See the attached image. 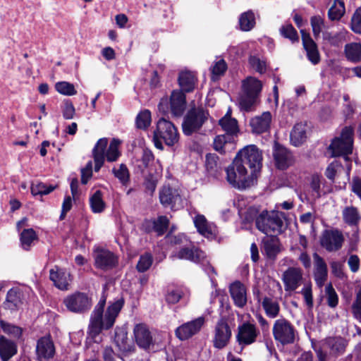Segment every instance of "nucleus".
<instances>
[{
	"label": "nucleus",
	"mask_w": 361,
	"mask_h": 361,
	"mask_svg": "<svg viewBox=\"0 0 361 361\" xmlns=\"http://www.w3.org/2000/svg\"><path fill=\"white\" fill-rule=\"evenodd\" d=\"M106 300V296L102 295L91 314L89 331L92 337L99 335L103 329H109L114 326L125 302L123 298L109 302L104 314Z\"/></svg>",
	"instance_id": "nucleus-1"
},
{
	"label": "nucleus",
	"mask_w": 361,
	"mask_h": 361,
	"mask_svg": "<svg viewBox=\"0 0 361 361\" xmlns=\"http://www.w3.org/2000/svg\"><path fill=\"white\" fill-rule=\"evenodd\" d=\"M107 145V138H100L93 148L92 154L94 161V171L97 172L103 166L105 158L107 161L114 162L121 156V152L119 151L121 141L118 139L114 138L106 149Z\"/></svg>",
	"instance_id": "nucleus-2"
},
{
	"label": "nucleus",
	"mask_w": 361,
	"mask_h": 361,
	"mask_svg": "<svg viewBox=\"0 0 361 361\" xmlns=\"http://www.w3.org/2000/svg\"><path fill=\"white\" fill-rule=\"evenodd\" d=\"M285 213L264 210L255 217L256 228L266 235L279 234L283 230Z\"/></svg>",
	"instance_id": "nucleus-3"
},
{
	"label": "nucleus",
	"mask_w": 361,
	"mask_h": 361,
	"mask_svg": "<svg viewBox=\"0 0 361 361\" xmlns=\"http://www.w3.org/2000/svg\"><path fill=\"white\" fill-rule=\"evenodd\" d=\"M262 84L254 77H247L242 82V91L238 98V104L241 110L252 111L259 101Z\"/></svg>",
	"instance_id": "nucleus-4"
},
{
	"label": "nucleus",
	"mask_w": 361,
	"mask_h": 361,
	"mask_svg": "<svg viewBox=\"0 0 361 361\" xmlns=\"http://www.w3.org/2000/svg\"><path fill=\"white\" fill-rule=\"evenodd\" d=\"M257 176L250 174L246 166L238 161L233 160V164L226 169L228 182L234 188L243 190L255 184Z\"/></svg>",
	"instance_id": "nucleus-5"
},
{
	"label": "nucleus",
	"mask_w": 361,
	"mask_h": 361,
	"mask_svg": "<svg viewBox=\"0 0 361 361\" xmlns=\"http://www.w3.org/2000/svg\"><path fill=\"white\" fill-rule=\"evenodd\" d=\"M179 140L177 128L169 121L161 118L157 123L153 142L157 149H163V142L168 146L175 145Z\"/></svg>",
	"instance_id": "nucleus-6"
},
{
	"label": "nucleus",
	"mask_w": 361,
	"mask_h": 361,
	"mask_svg": "<svg viewBox=\"0 0 361 361\" xmlns=\"http://www.w3.org/2000/svg\"><path fill=\"white\" fill-rule=\"evenodd\" d=\"M234 160L248 166L250 173L257 176L262 167V154L255 145H248L238 152Z\"/></svg>",
	"instance_id": "nucleus-7"
},
{
	"label": "nucleus",
	"mask_w": 361,
	"mask_h": 361,
	"mask_svg": "<svg viewBox=\"0 0 361 361\" xmlns=\"http://www.w3.org/2000/svg\"><path fill=\"white\" fill-rule=\"evenodd\" d=\"M209 113L202 107H194L188 111L182 124L183 133L190 135L199 130L208 120Z\"/></svg>",
	"instance_id": "nucleus-8"
},
{
	"label": "nucleus",
	"mask_w": 361,
	"mask_h": 361,
	"mask_svg": "<svg viewBox=\"0 0 361 361\" xmlns=\"http://www.w3.org/2000/svg\"><path fill=\"white\" fill-rule=\"evenodd\" d=\"M353 129L351 127H345L339 137L333 140L329 149L334 157L348 156L353 152Z\"/></svg>",
	"instance_id": "nucleus-9"
},
{
	"label": "nucleus",
	"mask_w": 361,
	"mask_h": 361,
	"mask_svg": "<svg viewBox=\"0 0 361 361\" xmlns=\"http://www.w3.org/2000/svg\"><path fill=\"white\" fill-rule=\"evenodd\" d=\"M272 333L274 339L283 345L295 342V330L290 322L286 319L282 318L275 321Z\"/></svg>",
	"instance_id": "nucleus-10"
},
{
	"label": "nucleus",
	"mask_w": 361,
	"mask_h": 361,
	"mask_svg": "<svg viewBox=\"0 0 361 361\" xmlns=\"http://www.w3.org/2000/svg\"><path fill=\"white\" fill-rule=\"evenodd\" d=\"M345 241L343 233L337 228L327 229L323 231L320 237V245L327 252L340 250Z\"/></svg>",
	"instance_id": "nucleus-11"
},
{
	"label": "nucleus",
	"mask_w": 361,
	"mask_h": 361,
	"mask_svg": "<svg viewBox=\"0 0 361 361\" xmlns=\"http://www.w3.org/2000/svg\"><path fill=\"white\" fill-rule=\"evenodd\" d=\"M63 303L66 308L74 313H83L92 306V299L85 293L77 292L68 295Z\"/></svg>",
	"instance_id": "nucleus-12"
},
{
	"label": "nucleus",
	"mask_w": 361,
	"mask_h": 361,
	"mask_svg": "<svg viewBox=\"0 0 361 361\" xmlns=\"http://www.w3.org/2000/svg\"><path fill=\"white\" fill-rule=\"evenodd\" d=\"M160 203L164 207L178 209L183 207V199L178 189L169 185H164L159 192Z\"/></svg>",
	"instance_id": "nucleus-13"
},
{
	"label": "nucleus",
	"mask_w": 361,
	"mask_h": 361,
	"mask_svg": "<svg viewBox=\"0 0 361 361\" xmlns=\"http://www.w3.org/2000/svg\"><path fill=\"white\" fill-rule=\"evenodd\" d=\"M259 335V331L257 326L250 322H244L238 326L235 336L236 342L243 349L256 342Z\"/></svg>",
	"instance_id": "nucleus-14"
},
{
	"label": "nucleus",
	"mask_w": 361,
	"mask_h": 361,
	"mask_svg": "<svg viewBox=\"0 0 361 361\" xmlns=\"http://www.w3.org/2000/svg\"><path fill=\"white\" fill-rule=\"evenodd\" d=\"M232 336L231 329L224 319H221L215 325L213 336V345L215 348L222 349L229 343Z\"/></svg>",
	"instance_id": "nucleus-15"
},
{
	"label": "nucleus",
	"mask_w": 361,
	"mask_h": 361,
	"mask_svg": "<svg viewBox=\"0 0 361 361\" xmlns=\"http://www.w3.org/2000/svg\"><path fill=\"white\" fill-rule=\"evenodd\" d=\"M281 279L286 291H295L302 284V270L299 267H289L283 273Z\"/></svg>",
	"instance_id": "nucleus-16"
},
{
	"label": "nucleus",
	"mask_w": 361,
	"mask_h": 361,
	"mask_svg": "<svg viewBox=\"0 0 361 361\" xmlns=\"http://www.w3.org/2000/svg\"><path fill=\"white\" fill-rule=\"evenodd\" d=\"M94 258L96 267L102 270L111 269L118 264L116 256L108 250L99 248L95 250Z\"/></svg>",
	"instance_id": "nucleus-17"
},
{
	"label": "nucleus",
	"mask_w": 361,
	"mask_h": 361,
	"mask_svg": "<svg viewBox=\"0 0 361 361\" xmlns=\"http://www.w3.org/2000/svg\"><path fill=\"white\" fill-rule=\"evenodd\" d=\"M204 323V318L202 317L186 322L176 329V335L181 341L187 340L198 333Z\"/></svg>",
	"instance_id": "nucleus-18"
},
{
	"label": "nucleus",
	"mask_w": 361,
	"mask_h": 361,
	"mask_svg": "<svg viewBox=\"0 0 361 361\" xmlns=\"http://www.w3.org/2000/svg\"><path fill=\"white\" fill-rule=\"evenodd\" d=\"M171 258L184 259L192 262L194 263H200L205 259V253L195 246H184L179 250L174 252Z\"/></svg>",
	"instance_id": "nucleus-19"
},
{
	"label": "nucleus",
	"mask_w": 361,
	"mask_h": 361,
	"mask_svg": "<svg viewBox=\"0 0 361 361\" xmlns=\"http://www.w3.org/2000/svg\"><path fill=\"white\" fill-rule=\"evenodd\" d=\"M36 354L39 361H48L54 357L55 347L49 335L43 336L37 341Z\"/></svg>",
	"instance_id": "nucleus-20"
},
{
	"label": "nucleus",
	"mask_w": 361,
	"mask_h": 361,
	"mask_svg": "<svg viewBox=\"0 0 361 361\" xmlns=\"http://www.w3.org/2000/svg\"><path fill=\"white\" fill-rule=\"evenodd\" d=\"M276 166L281 170L288 168L294 163L292 153L283 146L276 143L273 152Z\"/></svg>",
	"instance_id": "nucleus-21"
},
{
	"label": "nucleus",
	"mask_w": 361,
	"mask_h": 361,
	"mask_svg": "<svg viewBox=\"0 0 361 361\" xmlns=\"http://www.w3.org/2000/svg\"><path fill=\"white\" fill-rule=\"evenodd\" d=\"M313 276L317 286L321 288L324 286L328 278V268L324 259L317 253H314Z\"/></svg>",
	"instance_id": "nucleus-22"
},
{
	"label": "nucleus",
	"mask_w": 361,
	"mask_h": 361,
	"mask_svg": "<svg viewBox=\"0 0 361 361\" xmlns=\"http://www.w3.org/2000/svg\"><path fill=\"white\" fill-rule=\"evenodd\" d=\"M50 280L53 281L54 286L61 290H67L69 289L70 283L71 281V274L63 269L58 267L50 269Z\"/></svg>",
	"instance_id": "nucleus-23"
},
{
	"label": "nucleus",
	"mask_w": 361,
	"mask_h": 361,
	"mask_svg": "<svg viewBox=\"0 0 361 361\" xmlns=\"http://www.w3.org/2000/svg\"><path fill=\"white\" fill-rule=\"evenodd\" d=\"M302 45L307 53L308 60L314 65L318 64L320 61V54L314 41L310 34L304 30H301Z\"/></svg>",
	"instance_id": "nucleus-24"
},
{
	"label": "nucleus",
	"mask_w": 361,
	"mask_h": 361,
	"mask_svg": "<svg viewBox=\"0 0 361 361\" xmlns=\"http://www.w3.org/2000/svg\"><path fill=\"white\" fill-rule=\"evenodd\" d=\"M229 293L234 305L243 308L247 302V288L245 286L239 281L232 283L229 286Z\"/></svg>",
	"instance_id": "nucleus-25"
},
{
	"label": "nucleus",
	"mask_w": 361,
	"mask_h": 361,
	"mask_svg": "<svg viewBox=\"0 0 361 361\" xmlns=\"http://www.w3.org/2000/svg\"><path fill=\"white\" fill-rule=\"evenodd\" d=\"M133 331L135 342L140 348L147 350L152 345V336L146 325L137 324L134 327Z\"/></svg>",
	"instance_id": "nucleus-26"
},
{
	"label": "nucleus",
	"mask_w": 361,
	"mask_h": 361,
	"mask_svg": "<svg viewBox=\"0 0 361 361\" xmlns=\"http://www.w3.org/2000/svg\"><path fill=\"white\" fill-rule=\"evenodd\" d=\"M272 116L269 111L263 112L260 116L252 118L250 121L252 131L256 134H261L268 131L270 128Z\"/></svg>",
	"instance_id": "nucleus-27"
},
{
	"label": "nucleus",
	"mask_w": 361,
	"mask_h": 361,
	"mask_svg": "<svg viewBox=\"0 0 361 361\" xmlns=\"http://www.w3.org/2000/svg\"><path fill=\"white\" fill-rule=\"evenodd\" d=\"M193 221L197 231L200 234L207 238H215L217 233V228L213 223L209 222L204 215H196Z\"/></svg>",
	"instance_id": "nucleus-28"
},
{
	"label": "nucleus",
	"mask_w": 361,
	"mask_h": 361,
	"mask_svg": "<svg viewBox=\"0 0 361 361\" xmlns=\"http://www.w3.org/2000/svg\"><path fill=\"white\" fill-rule=\"evenodd\" d=\"M172 114L176 116H181L186 107L185 94L180 90H173L170 98Z\"/></svg>",
	"instance_id": "nucleus-29"
},
{
	"label": "nucleus",
	"mask_w": 361,
	"mask_h": 361,
	"mask_svg": "<svg viewBox=\"0 0 361 361\" xmlns=\"http://www.w3.org/2000/svg\"><path fill=\"white\" fill-rule=\"evenodd\" d=\"M23 304V293L20 289L13 288L10 289L4 302V307L11 311L17 310Z\"/></svg>",
	"instance_id": "nucleus-30"
},
{
	"label": "nucleus",
	"mask_w": 361,
	"mask_h": 361,
	"mask_svg": "<svg viewBox=\"0 0 361 361\" xmlns=\"http://www.w3.org/2000/svg\"><path fill=\"white\" fill-rule=\"evenodd\" d=\"M324 345L329 350L331 355L338 356L345 352L346 341L341 337H329L324 340Z\"/></svg>",
	"instance_id": "nucleus-31"
},
{
	"label": "nucleus",
	"mask_w": 361,
	"mask_h": 361,
	"mask_svg": "<svg viewBox=\"0 0 361 361\" xmlns=\"http://www.w3.org/2000/svg\"><path fill=\"white\" fill-rule=\"evenodd\" d=\"M270 237L263 238L262 245L266 256L270 259H275L277 255L280 252V243L279 239L270 235Z\"/></svg>",
	"instance_id": "nucleus-32"
},
{
	"label": "nucleus",
	"mask_w": 361,
	"mask_h": 361,
	"mask_svg": "<svg viewBox=\"0 0 361 361\" xmlns=\"http://www.w3.org/2000/svg\"><path fill=\"white\" fill-rule=\"evenodd\" d=\"M17 353V345L4 336H0V357L3 361H8Z\"/></svg>",
	"instance_id": "nucleus-33"
},
{
	"label": "nucleus",
	"mask_w": 361,
	"mask_h": 361,
	"mask_svg": "<svg viewBox=\"0 0 361 361\" xmlns=\"http://www.w3.org/2000/svg\"><path fill=\"white\" fill-rule=\"evenodd\" d=\"M178 84L183 92H190L194 90L197 78L194 73L188 71H181L178 78Z\"/></svg>",
	"instance_id": "nucleus-34"
},
{
	"label": "nucleus",
	"mask_w": 361,
	"mask_h": 361,
	"mask_svg": "<svg viewBox=\"0 0 361 361\" xmlns=\"http://www.w3.org/2000/svg\"><path fill=\"white\" fill-rule=\"evenodd\" d=\"M114 341L118 350L123 353H130L133 351V345L128 338V334L123 329H116L115 332Z\"/></svg>",
	"instance_id": "nucleus-35"
},
{
	"label": "nucleus",
	"mask_w": 361,
	"mask_h": 361,
	"mask_svg": "<svg viewBox=\"0 0 361 361\" xmlns=\"http://www.w3.org/2000/svg\"><path fill=\"white\" fill-rule=\"evenodd\" d=\"M342 218L347 225L357 226L361 221V214L357 207L349 206L342 211Z\"/></svg>",
	"instance_id": "nucleus-36"
},
{
	"label": "nucleus",
	"mask_w": 361,
	"mask_h": 361,
	"mask_svg": "<svg viewBox=\"0 0 361 361\" xmlns=\"http://www.w3.org/2000/svg\"><path fill=\"white\" fill-rule=\"evenodd\" d=\"M307 126L303 123H296L290 132V138L292 145L295 147L302 145L306 140Z\"/></svg>",
	"instance_id": "nucleus-37"
},
{
	"label": "nucleus",
	"mask_w": 361,
	"mask_h": 361,
	"mask_svg": "<svg viewBox=\"0 0 361 361\" xmlns=\"http://www.w3.org/2000/svg\"><path fill=\"white\" fill-rule=\"evenodd\" d=\"M263 309L266 314L270 318H276L280 312L279 303L270 298L265 297L262 302Z\"/></svg>",
	"instance_id": "nucleus-38"
},
{
	"label": "nucleus",
	"mask_w": 361,
	"mask_h": 361,
	"mask_svg": "<svg viewBox=\"0 0 361 361\" xmlns=\"http://www.w3.org/2000/svg\"><path fill=\"white\" fill-rule=\"evenodd\" d=\"M37 239V235L32 228H25L20 235V244L25 250H29L34 241Z\"/></svg>",
	"instance_id": "nucleus-39"
},
{
	"label": "nucleus",
	"mask_w": 361,
	"mask_h": 361,
	"mask_svg": "<svg viewBox=\"0 0 361 361\" xmlns=\"http://www.w3.org/2000/svg\"><path fill=\"white\" fill-rule=\"evenodd\" d=\"M219 125L223 130L226 132L227 135H234L238 131V122L236 119L231 117L226 114L221 119L219 120Z\"/></svg>",
	"instance_id": "nucleus-40"
},
{
	"label": "nucleus",
	"mask_w": 361,
	"mask_h": 361,
	"mask_svg": "<svg viewBox=\"0 0 361 361\" xmlns=\"http://www.w3.org/2000/svg\"><path fill=\"white\" fill-rule=\"evenodd\" d=\"M90 204L94 213H101L105 208V202L103 200L102 192L97 190L90 197Z\"/></svg>",
	"instance_id": "nucleus-41"
},
{
	"label": "nucleus",
	"mask_w": 361,
	"mask_h": 361,
	"mask_svg": "<svg viewBox=\"0 0 361 361\" xmlns=\"http://www.w3.org/2000/svg\"><path fill=\"white\" fill-rule=\"evenodd\" d=\"M112 173L123 185H128L130 182V172L127 166L121 164L112 169Z\"/></svg>",
	"instance_id": "nucleus-42"
},
{
	"label": "nucleus",
	"mask_w": 361,
	"mask_h": 361,
	"mask_svg": "<svg viewBox=\"0 0 361 361\" xmlns=\"http://www.w3.org/2000/svg\"><path fill=\"white\" fill-rule=\"evenodd\" d=\"M0 326L3 331L15 340H20L23 334L22 328L12 324L1 321Z\"/></svg>",
	"instance_id": "nucleus-43"
},
{
	"label": "nucleus",
	"mask_w": 361,
	"mask_h": 361,
	"mask_svg": "<svg viewBox=\"0 0 361 361\" xmlns=\"http://www.w3.org/2000/svg\"><path fill=\"white\" fill-rule=\"evenodd\" d=\"M240 27L243 31L251 30L255 25V15L249 11L242 13L239 18Z\"/></svg>",
	"instance_id": "nucleus-44"
},
{
	"label": "nucleus",
	"mask_w": 361,
	"mask_h": 361,
	"mask_svg": "<svg viewBox=\"0 0 361 361\" xmlns=\"http://www.w3.org/2000/svg\"><path fill=\"white\" fill-rule=\"evenodd\" d=\"M344 2L341 0H335L334 4L328 11V16L331 20H338L344 15Z\"/></svg>",
	"instance_id": "nucleus-45"
},
{
	"label": "nucleus",
	"mask_w": 361,
	"mask_h": 361,
	"mask_svg": "<svg viewBox=\"0 0 361 361\" xmlns=\"http://www.w3.org/2000/svg\"><path fill=\"white\" fill-rule=\"evenodd\" d=\"M323 178L322 176L314 174L311 177L310 188L312 199L316 200L321 197V185Z\"/></svg>",
	"instance_id": "nucleus-46"
},
{
	"label": "nucleus",
	"mask_w": 361,
	"mask_h": 361,
	"mask_svg": "<svg viewBox=\"0 0 361 361\" xmlns=\"http://www.w3.org/2000/svg\"><path fill=\"white\" fill-rule=\"evenodd\" d=\"M345 54L347 58L352 61H358L361 58V45L353 43L345 46Z\"/></svg>",
	"instance_id": "nucleus-47"
},
{
	"label": "nucleus",
	"mask_w": 361,
	"mask_h": 361,
	"mask_svg": "<svg viewBox=\"0 0 361 361\" xmlns=\"http://www.w3.org/2000/svg\"><path fill=\"white\" fill-rule=\"evenodd\" d=\"M56 188L54 185H47L43 183H32L31 185V192L32 195H44L50 193Z\"/></svg>",
	"instance_id": "nucleus-48"
},
{
	"label": "nucleus",
	"mask_w": 361,
	"mask_h": 361,
	"mask_svg": "<svg viewBox=\"0 0 361 361\" xmlns=\"http://www.w3.org/2000/svg\"><path fill=\"white\" fill-rule=\"evenodd\" d=\"M136 126L140 129H146L151 123V113L149 110L140 111L136 117Z\"/></svg>",
	"instance_id": "nucleus-49"
},
{
	"label": "nucleus",
	"mask_w": 361,
	"mask_h": 361,
	"mask_svg": "<svg viewBox=\"0 0 361 361\" xmlns=\"http://www.w3.org/2000/svg\"><path fill=\"white\" fill-rule=\"evenodd\" d=\"M227 70V64L224 59H220L215 62L211 68L212 80H217L220 76L223 75Z\"/></svg>",
	"instance_id": "nucleus-50"
},
{
	"label": "nucleus",
	"mask_w": 361,
	"mask_h": 361,
	"mask_svg": "<svg viewBox=\"0 0 361 361\" xmlns=\"http://www.w3.org/2000/svg\"><path fill=\"white\" fill-rule=\"evenodd\" d=\"M55 89L59 93L63 95L72 96L77 93L74 85L66 81L56 82L55 84Z\"/></svg>",
	"instance_id": "nucleus-51"
},
{
	"label": "nucleus",
	"mask_w": 361,
	"mask_h": 361,
	"mask_svg": "<svg viewBox=\"0 0 361 361\" xmlns=\"http://www.w3.org/2000/svg\"><path fill=\"white\" fill-rule=\"evenodd\" d=\"M325 293L327 305L331 308L336 307L338 303V296L331 283L326 286Z\"/></svg>",
	"instance_id": "nucleus-52"
},
{
	"label": "nucleus",
	"mask_w": 361,
	"mask_h": 361,
	"mask_svg": "<svg viewBox=\"0 0 361 361\" xmlns=\"http://www.w3.org/2000/svg\"><path fill=\"white\" fill-rule=\"evenodd\" d=\"M154 232L158 235H162L169 224V220L166 216H159L157 219H154Z\"/></svg>",
	"instance_id": "nucleus-53"
},
{
	"label": "nucleus",
	"mask_w": 361,
	"mask_h": 361,
	"mask_svg": "<svg viewBox=\"0 0 361 361\" xmlns=\"http://www.w3.org/2000/svg\"><path fill=\"white\" fill-rule=\"evenodd\" d=\"M280 33L283 37L289 39L292 42H298L299 39L297 31L290 24L283 25L280 28Z\"/></svg>",
	"instance_id": "nucleus-54"
},
{
	"label": "nucleus",
	"mask_w": 361,
	"mask_h": 361,
	"mask_svg": "<svg viewBox=\"0 0 361 361\" xmlns=\"http://www.w3.org/2000/svg\"><path fill=\"white\" fill-rule=\"evenodd\" d=\"M323 39L331 45L338 47L343 39V36L338 32H332L329 31H324L322 33Z\"/></svg>",
	"instance_id": "nucleus-55"
},
{
	"label": "nucleus",
	"mask_w": 361,
	"mask_h": 361,
	"mask_svg": "<svg viewBox=\"0 0 361 361\" xmlns=\"http://www.w3.org/2000/svg\"><path fill=\"white\" fill-rule=\"evenodd\" d=\"M300 293L304 298L305 302L309 309L313 307V296L312 284L310 282L304 284L303 288L300 290Z\"/></svg>",
	"instance_id": "nucleus-56"
},
{
	"label": "nucleus",
	"mask_w": 361,
	"mask_h": 361,
	"mask_svg": "<svg viewBox=\"0 0 361 361\" xmlns=\"http://www.w3.org/2000/svg\"><path fill=\"white\" fill-rule=\"evenodd\" d=\"M152 256L149 253H145L140 256L137 264V269L140 272L146 271L152 264Z\"/></svg>",
	"instance_id": "nucleus-57"
},
{
	"label": "nucleus",
	"mask_w": 361,
	"mask_h": 361,
	"mask_svg": "<svg viewBox=\"0 0 361 361\" xmlns=\"http://www.w3.org/2000/svg\"><path fill=\"white\" fill-rule=\"evenodd\" d=\"M351 308L353 317L361 322V287L356 292L355 299Z\"/></svg>",
	"instance_id": "nucleus-58"
},
{
	"label": "nucleus",
	"mask_w": 361,
	"mask_h": 361,
	"mask_svg": "<svg viewBox=\"0 0 361 361\" xmlns=\"http://www.w3.org/2000/svg\"><path fill=\"white\" fill-rule=\"evenodd\" d=\"M310 23L312 27L313 35L317 39L319 36L322 28L324 27V19L319 16H314L310 18Z\"/></svg>",
	"instance_id": "nucleus-59"
},
{
	"label": "nucleus",
	"mask_w": 361,
	"mask_h": 361,
	"mask_svg": "<svg viewBox=\"0 0 361 361\" xmlns=\"http://www.w3.org/2000/svg\"><path fill=\"white\" fill-rule=\"evenodd\" d=\"M61 111L63 117L67 120L73 118L75 114V109L73 103L68 99L63 101L61 106Z\"/></svg>",
	"instance_id": "nucleus-60"
},
{
	"label": "nucleus",
	"mask_w": 361,
	"mask_h": 361,
	"mask_svg": "<svg viewBox=\"0 0 361 361\" xmlns=\"http://www.w3.org/2000/svg\"><path fill=\"white\" fill-rule=\"evenodd\" d=\"M350 27L353 32L361 34V7L357 8L353 13Z\"/></svg>",
	"instance_id": "nucleus-61"
},
{
	"label": "nucleus",
	"mask_w": 361,
	"mask_h": 361,
	"mask_svg": "<svg viewBox=\"0 0 361 361\" xmlns=\"http://www.w3.org/2000/svg\"><path fill=\"white\" fill-rule=\"evenodd\" d=\"M183 295V291L179 288L169 290L166 295V301L169 304H176L180 300Z\"/></svg>",
	"instance_id": "nucleus-62"
},
{
	"label": "nucleus",
	"mask_w": 361,
	"mask_h": 361,
	"mask_svg": "<svg viewBox=\"0 0 361 361\" xmlns=\"http://www.w3.org/2000/svg\"><path fill=\"white\" fill-rule=\"evenodd\" d=\"M249 63L250 66L256 71L262 73L266 71V63L264 61L261 60L259 58L255 56H251L249 58Z\"/></svg>",
	"instance_id": "nucleus-63"
},
{
	"label": "nucleus",
	"mask_w": 361,
	"mask_h": 361,
	"mask_svg": "<svg viewBox=\"0 0 361 361\" xmlns=\"http://www.w3.org/2000/svg\"><path fill=\"white\" fill-rule=\"evenodd\" d=\"M227 135H217L214 140V148L221 154L225 153L224 146L228 142Z\"/></svg>",
	"instance_id": "nucleus-64"
}]
</instances>
